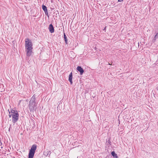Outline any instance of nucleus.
Returning <instances> with one entry per match:
<instances>
[{"label":"nucleus","mask_w":158,"mask_h":158,"mask_svg":"<svg viewBox=\"0 0 158 158\" xmlns=\"http://www.w3.org/2000/svg\"><path fill=\"white\" fill-rule=\"evenodd\" d=\"M36 95L34 94L29 101L28 107L31 112H33L36 110L38 102L35 101Z\"/></svg>","instance_id":"f257e3e1"},{"label":"nucleus","mask_w":158,"mask_h":158,"mask_svg":"<svg viewBox=\"0 0 158 158\" xmlns=\"http://www.w3.org/2000/svg\"><path fill=\"white\" fill-rule=\"evenodd\" d=\"M25 46L27 52V55L28 56H30L31 54L32 44L31 40L28 38L25 40Z\"/></svg>","instance_id":"f03ea898"},{"label":"nucleus","mask_w":158,"mask_h":158,"mask_svg":"<svg viewBox=\"0 0 158 158\" xmlns=\"http://www.w3.org/2000/svg\"><path fill=\"white\" fill-rule=\"evenodd\" d=\"M9 116L10 118L12 117V122L15 123L19 119V114L16 110L11 109L10 112H9Z\"/></svg>","instance_id":"7ed1b4c3"},{"label":"nucleus","mask_w":158,"mask_h":158,"mask_svg":"<svg viewBox=\"0 0 158 158\" xmlns=\"http://www.w3.org/2000/svg\"><path fill=\"white\" fill-rule=\"evenodd\" d=\"M36 148V145L33 144L32 145L29 151L28 158H33Z\"/></svg>","instance_id":"20e7f679"},{"label":"nucleus","mask_w":158,"mask_h":158,"mask_svg":"<svg viewBox=\"0 0 158 158\" xmlns=\"http://www.w3.org/2000/svg\"><path fill=\"white\" fill-rule=\"evenodd\" d=\"M42 8L44 11L46 15L49 18L48 13L46 6L43 4L42 6Z\"/></svg>","instance_id":"39448f33"},{"label":"nucleus","mask_w":158,"mask_h":158,"mask_svg":"<svg viewBox=\"0 0 158 158\" xmlns=\"http://www.w3.org/2000/svg\"><path fill=\"white\" fill-rule=\"evenodd\" d=\"M77 70L80 73L81 75H82L84 72L83 69L80 66H78L77 68Z\"/></svg>","instance_id":"423d86ee"},{"label":"nucleus","mask_w":158,"mask_h":158,"mask_svg":"<svg viewBox=\"0 0 158 158\" xmlns=\"http://www.w3.org/2000/svg\"><path fill=\"white\" fill-rule=\"evenodd\" d=\"M48 29L50 32L52 33L54 32V27L52 24H51L49 25Z\"/></svg>","instance_id":"0eeeda50"},{"label":"nucleus","mask_w":158,"mask_h":158,"mask_svg":"<svg viewBox=\"0 0 158 158\" xmlns=\"http://www.w3.org/2000/svg\"><path fill=\"white\" fill-rule=\"evenodd\" d=\"M73 73L72 72H71L69 75V81L71 85L73 84Z\"/></svg>","instance_id":"6e6552de"},{"label":"nucleus","mask_w":158,"mask_h":158,"mask_svg":"<svg viewBox=\"0 0 158 158\" xmlns=\"http://www.w3.org/2000/svg\"><path fill=\"white\" fill-rule=\"evenodd\" d=\"M51 153L50 151L46 150L44 152V154L46 156H50Z\"/></svg>","instance_id":"1a4fd4ad"},{"label":"nucleus","mask_w":158,"mask_h":158,"mask_svg":"<svg viewBox=\"0 0 158 158\" xmlns=\"http://www.w3.org/2000/svg\"><path fill=\"white\" fill-rule=\"evenodd\" d=\"M111 154L113 156V157L114 158H117L118 156L115 153L114 151L111 152Z\"/></svg>","instance_id":"9d476101"},{"label":"nucleus","mask_w":158,"mask_h":158,"mask_svg":"<svg viewBox=\"0 0 158 158\" xmlns=\"http://www.w3.org/2000/svg\"><path fill=\"white\" fill-rule=\"evenodd\" d=\"M64 41H65V42L66 43V44H68V40L67 39V37L66 36V35L64 33Z\"/></svg>","instance_id":"9b49d317"},{"label":"nucleus","mask_w":158,"mask_h":158,"mask_svg":"<svg viewBox=\"0 0 158 158\" xmlns=\"http://www.w3.org/2000/svg\"><path fill=\"white\" fill-rule=\"evenodd\" d=\"M158 38V33H156V35H155L154 39L153 40L154 41V42Z\"/></svg>","instance_id":"f8f14e48"},{"label":"nucleus","mask_w":158,"mask_h":158,"mask_svg":"<svg viewBox=\"0 0 158 158\" xmlns=\"http://www.w3.org/2000/svg\"><path fill=\"white\" fill-rule=\"evenodd\" d=\"M123 0H118V2H121L123 1Z\"/></svg>","instance_id":"ddd939ff"},{"label":"nucleus","mask_w":158,"mask_h":158,"mask_svg":"<svg viewBox=\"0 0 158 158\" xmlns=\"http://www.w3.org/2000/svg\"><path fill=\"white\" fill-rule=\"evenodd\" d=\"M10 127H9V131H10Z\"/></svg>","instance_id":"4468645a"},{"label":"nucleus","mask_w":158,"mask_h":158,"mask_svg":"<svg viewBox=\"0 0 158 158\" xmlns=\"http://www.w3.org/2000/svg\"><path fill=\"white\" fill-rule=\"evenodd\" d=\"M8 111L9 113V112H10V111H9V109L8 110Z\"/></svg>","instance_id":"2eb2a0df"},{"label":"nucleus","mask_w":158,"mask_h":158,"mask_svg":"<svg viewBox=\"0 0 158 158\" xmlns=\"http://www.w3.org/2000/svg\"><path fill=\"white\" fill-rule=\"evenodd\" d=\"M111 143V142H110V141H109V143Z\"/></svg>","instance_id":"dca6fc26"},{"label":"nucleus","mask_w":158,"mask_h":158,"mask_svg":"<svg viewBox=\"0 0 158 158\" xmlns=\"http://www.w3.org/2000/svg\"><path fill=\"white\" fill-rule=\"evenodd\" d=\"M109 64V65H111V64Z\"/></svg>","instance_id":"f3484780"},{"label":"nucleus","mask_w":158,"mask_h":158,"mask_svg":"<svg viewBox=\"0 0 158 158\" xmlns=\"http://www.w3.org/2000/svg\"><path fill=\"white\" fill-rule=\"evenodd\" d=\"M1 51V50H0V52Z\"/></svg>","instance_id":"a211bd4d"}]
</instances>
